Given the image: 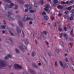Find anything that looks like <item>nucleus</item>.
<instances>
[{
    "instance_id": "1",
    "label": "nucleus",
    "mask_w": 74,
    "mask_h": 74,
    "mask_svg": "<svg viewBox=\"0 0 74 74\" xmlns=\"http://www.w3.org/2000/svg\"><path fill=\"white\" fill-rule=\"evenodd\" d=\"M7 62L5 61L0 60V69H4L7 66Z\"/></svg>"
},
{
    "instance_id": "2",
    "label": "nucleus",
    "mask_w": 74,
    "mask_h": 74,
    "mask_svg": "<svg viewBox=\"0 0 74 74\" xmlns=\"http://www.w3.org/2000/svg\"><path fill=\"white\" fill-rule=\"evenodd\" d=\"M20 45H17V46L20 49H21L22 52H25V49L27 50V48L23 44L21 43L20 44Z\"/></svg>"
},
{
    "instance_id": "3",
    "label": "nucleus",
    "mask_w": 74,
    "mask_h": 74,
    "mask_svg": "<svg viewBox=\"0 0 74 74\" xmlns=\"http://www.w3.org/2000/svg\"><path fill=\"white\" fill-rule=\"evenodd\" d=\"M44 10L48 13V14H49L50 10H51L50 5H46L45 8H44Z\"/></svg>"
},
{
    "instance_id": "4",
    "label": "nucleus",
    "mask_w": 74,
    "mask_h": 74,
    "mask_svg": "<svg viewBox=\"0 0 74 74\" xmlns=\"http://www.w3.org/2000/svg\"><path fill=\"white\" fill-rule=\"evenodd\" d=\"M8 19H9V20H12L14 19H13V18L11 17V15H12V13H11L10 12H8Z\"/></svg>"
},
{
    "instance_id": "5",
    "label": "nucleus",
    "mask_w": 74,
    "mask_h": 74,
    "mask_svg": "<svg viewBox=\"0 0 74 74\" xmlns=\"http://www.w3.org/2000/svg\"><path fill=\"white\" fill-rule=\"evenodd\" d=\"M14 68L15 69H22V67L20 66L19 65L15 64H14Z\"/></svg>"
},
{
    "instance_id": "6",
    "label": "nucleus",
    "mask_w": 74,
    "mask_h": 74,
    "mask_svg": "<svg viewBox=\"0 0 74 74\" xmlns=\"http://www.w3.org/2000/svg\"><path fill=\"white\" fill-rule=\"evenodd\" d=\"M29 18L27 16L25 15L24 16V18L23 19V21L26 22V21H29Z\"/></svg>"
},
{
    "instance_id": "7",
    "label": "nucleus",
    "mask_w": 74,
    "mask_h": 74,
    "mask_svg": "<svg viewBox=\"0 0 74 74\" xmlns=\"http://www.w3.org/2000/svg\"><path fill=\"white\" fill-rule=\"evenodd\" d=\"M18 2L20 4H21V5H22L23 4H24V3H25V1H21V0H17Z\"/></svg>"
},
{
    "instance_id": "8",
    "label": "nucleus",
    "mask_w": 74,
    "mask_h": 74,
    "mask_svg": "<svg viewBox=\"0 0 74 74\" xmlns=\"http://www.w3.org/2000/svg\"><path fill=\"white\" fill-rule=\"evenodd\" d=\"M14 5V4L13 3H10V5H7L6 6L7 8H12V7H13Z\"/></svg>"
},
{
    "instance_id": "9",
    "label": "nucleus",
    "mask_w": 74,
    "mask_h": 74,
    "mask_svg": "<svg viewBox=\"0 0 74 74\" xmlns=\"http://www.w3.org/2000/svg\"><path fill=\"white\" fill-rule=\"evenodd\" d=\"M16 30L17 33H21V30H20L18 27H16Z\"/></svg>"
},
{
    "instance_id": "10",
    "label": "nucleus",
    "mask_w": 74,
    "mask_h": 74,
    "mask_svg": "<svg viewBox=\"0 0 74 74\" xmlns=\"http://www.w3.org/2000/svg\"><path fill=\"white\" fill-rule=\"evenodd\" d=\"M25 42L26 45H28V44H29V40L27 38H25Z\"/></svg>"
},
{
    "instance_id": "11",
    "label": "nucleus",
    "mask_w": 74,
    "mask_h": 74,
    "mask_svg": "<svg viewBox=\"0 0 74 74\" xmlns=\"http://www.w3.org/2000/svg\"><path fill=\"white\" fill-rule=\"evenodd\" d=\"M19 25L22 28L23 27V24L22 22L21 21H19Z\"/></svg>"
},
{
    "instance_id": "12",
    "label": "nucleus",
    "mask_w": 74,
    "mask_h": 74,
    "mask_svg": "<svg viewBox=\"0 0 74 74\" xmlns=\"http://www.w3.org/2000/svg\"><path fill=\"white\" fill-rule=\"evenodd\" d=\"M30 36L31 37L33 38L34 37V32H31Z\"/></svg>"
},
{
    "instance_id": "13",
    "label": "nucleus",
    "mask_w": 74,
    "mask_h": 74,
    "mask_svg": "<svg viewBox=\"0 0 74 74\" xmlns=\"http://www.w3.org/2000/svg\"><path fill=\"white\" fill-rule=\"evenodd\" d=\"M30 72H31L33 74H36V72L34 71H33L32 69H30L29 70Z\"/></svg>"
},
{
    "instance_id": "14",
    "label": "nucleus",
    "mask_w": 74,
    "mask_h": 74,
    "mask_svg": "<svg viewBox=\"0 0 74 74\" xmlns=\"http://www.w3.org/2000/svg\"><path fill=\"white\" fill-rule=\"evenodd\" d=\"M27 8L28 10H30L31 8H32V6H31V5H29L27 6Z\"/></svg>"
},
{
    "instance_id": "15",
    "label": "nucleus",
    "mask_w": 74,
    "mask_h": 74,
    "mask_svg": "<svg viewBox=\"0 0 74 74\" xmlns=\"http://www.w3.org/2000/svg\"><path fill=\"white\" fill-rule=\"evenodd\" d=\"M44 18L45 20H48L49 19V18L47 15L45 16Z\"/></svg>"
},
{
    "instance_id": "16",
    "label": "nucleus",
    "mask_w": 74,
    "mask_h": 74,
    "mask_svg": "<svg viewBox=\"0 0 74 74\" xmlns=\"http://www.w3.org/2000/svg\"><path fill=\"white\" fill-rule=\"evenodd\" d=\"M9 32L10 33V35H11V36H14V34H13L11 31H10Z\"/></svg>"
},
{
    "instance_id": "17",
    "label": "nucleus",
    "mask_w": 74,
    "mask_h": 74,
    "mask_svg": "<svg viewBox=\"0 0 74 74\" xmlns=\"http://www.w3.org/2000/svg\"><path fill=\"white\" fill-rule=\"evenodd\" d=\"M58 8V9H60V10H62V6L59 5L57 6Z\"/></svg>"
},
{
    "instance_id": "18",
    "label": "nucleus",
    "mask_w": 74,
    "mask_h": 74,
    "mask_svg": "<svg viewBox=\"0 0 74 74\" xmlns=\"http://www.w3.org/2000/svg\"><path fill=\"white\" fill-rule=\"evenodd\" d=\"M66 51H67V52L70 53V52H71V50L70 48L67 49H66Z\"/></svg>"
},
{
    "instance_id": "19",
    "label": "nucleus",
    "mask_w": 74,
    "mask_h": 74,
    "mask_svg": "<svg viewBox=\"0 0 74 74\" xmlns=\"http://www.w3.org/2000/svg\"><path fill=\"white\" fill-rule=\"evenodd\" d=\"M50 3L51 5H52V6H53L54 4H55L53 1H51L50 2Z\"/></svg>"
},
{
    "instance_id": "20",
    "label": "nucleus",
    "mask_w": 74,
    "mask_h": 74,
    "mask_svg": "<svg viewBox=\"0 0 74 74\" xmlns=\"http://www.w3.org/2000/svg\"><path fill=\"white\" fill-rule=\"evenodd\" d=\"M55 51L57 53H59L60 52L59 50L58 49H56Z\"/></svg>"
},
{
    "instance_id": "21",
    "label": "nucleus",
    "mask_w": 74,
    "mask_h": 74,
    "mask_svg": "<svg viewBox=\"0 0 74 74\" xmlns=\"http://www.w3.org/2000/svg\"><path fill=\"white\" fill-rule=\"evenodd\" d=\"M64 41H66V42H67V40H68V36L67 37H64Z\"/></svg>"
},
{
    "instance_id": "22",
    "label": "nucleus",
    "mask_w": 74,
    "mask_h": 74,
    "mask_svg": "<svg viewBox=\"0 0 74 74\" xmlns=\"http://www.w3.org/2000/svg\"><path fill=\"white\" fill-rule=\"evenodd\" d=\"M48 55L49 56H52V53L51 52H49L48 53Z\"/></svg>"
},
{
    "instance_id": "23",
    "label": "nucleus",
    "mask_w": 74,
    "mask_h": 74,
    "mask_svg": "<svg viewBox=\"0 0 74 74\" xmlns=\"http://www.w3.org/2000/svg\"><path fill=\"white\" fill-rule=\"evenodd\" d=\"M59 63H60V66H61L62 67H63V63L61 61H60Z\"/></svg>"
},
{
    "instance_id": "24",
    "label": "nucleus",
    "mask_w": 74,
    "mask_h": 74,
    "mask_svg": "<svg viewBox=\"0 0 74 74\" xmlns=\"http://www.w3.org/2000/svg\"><path fill=\"white\" fill-rule=\"evenodd\" d=\"M4 1L7 2V3H11V1L10 0H3Z\"/></svg>"
},
{
    "instance_id": "25",
    "label": "nucleus",
    "mask_w": 74,
    "mask_h": 74,
    "mask_svg": "<svg viewBox=\"0 0 74 74\" xmlns=\"http://www.w3.org/2000/svg\"><path fill=\"white\" fill-rule=\"evenodd\" d=\"M15 51L17 53H19V50H18V49H16Z\"/></svg>"
},
{
    "instance_id": "26",
    "label": "nucleus",
    "mask_w": 74,
    "mask_h": 74,
    "mask_svg": "<svg viewBox=\"0 0 74 74\" xmlns=\"http://www.w3.org/2000/svg\"><path fill=\"white\" fill-rule=\"evenodd\" d=\"M43 33L44 34H45V35H46V34H48V32L45 31H43Z\"/></svg>"
},
{
    "instance_id": "27",
    "label": "nucleus",
    "mask_w": 74,
    "mask_h": 74,
    "mask_svg": "<svg viewBox=\"0 0 74 74\" xmlns=\"http://www.w3.org/2000/svg\"><path fill=\"white\" fill-rule=\"evenodd\" d=\"M69 39L70 41H74V39H73V38H72L70 37L69 38Z\"/></svg>"
},
{
    "instance_id": "28",
    "label": "nucleus",
    "mask_w": 74,
    "mask_h": 74,
    "mask_svg": "<svg viewBox=\"0 0 74 74\" xmlns=\"http://www.w3.org/2000/svg\"><path fill=\"white\" fill-rule=\"evenodd\" d=\"M21 36L22 37H25V34L23 32V31H22V34H21Z\"/></svg>"
},
{
    "instance_id": "29",
    "label": "nucleus",
    "mask_w": 74,
    "mask_h": 74,
    "mask_svg": "<svg viewBox=\"0 0 74 74\" xmlns=\"http://www.w3.org/2000/svg\"><path fill=\"white\" fill-rule=\"evenodd\" d=\"M55 24L56 26H61V25L60 24L59 25V23L58 22L56 23Z\"/></svg>"
},
{
    "instance_id": "30",
    "label": "nucleus",
    "mask_w": 74,
    "mask_h": 74,
    "mask_svg": "<svg viewBox=\"0 0 74 74\" xmlns=\"http://www.w3.org/2000/svg\"><path fill=\"white\" fill-rule=\"evenodd\" d=\"M36 12V10H30V12L31 13H34Z\"/></svg>"
},
{
    "instance_id": "31",
    "label": "nucleus",
    "mask_w": 74,
    "mask_h": 74,
    "mask_svg": "<svg viewBox=\"0 0 74 74\" xmlns=\"http://www.w3.org/2000/svg\"><path fill=\"white\" fill-rule=\"evenodd\" d=\"M33 66L34 67H35V68H36V69H38V68H39L38 66L36 65H34Z\"/></svg>"
},
{
    "instance_id": "32",
    "label": "nucleus",
    "mask_w": 74,
    "mask_h": 74,
    "mask_svg": "<svg viewBox=\"0 0 74 74\" xmlns=\"http://www.w3.org/2000/svg\"><path fill=\"white\" fill-rule=\"evenodd\" d=\"M55 67H58V63H57V61L56 62H55Z\"/></svg>"
},
{
    "instance_id": "33",
    "label": "nucleus",
    "mask_w": 74,
    "mask_h": 74,
    "mask_svg": "<svg viewBox=\"0 0 74 74\" xmlns=\"http://www.w3.org/2000/svg\"><path fill=\"white\" fill-rule=\"evenodd\" d=\"M36 55V53H35V52H32V56L34 57V56Z\"/></svg>"
},
{
    "instance_id": "34",
    "label": "nucleus",
    "mask_w": 74,
    "mask_h": 74,
    "mask_svg": "<svg viewBox=\"0 0 74 74\" xmlns=\"http://www.w3.org/2000/svg\"><path fill=\"white\" fill-rule=\"evenodd\" d=\"M63 36H64V37H68V36H67V35L65 33H64Z\"/></svg>"
},
{
    "instance_id": "35",
    "label": "nucleus",
    "mask_w": 74,
    "mask_h": 74,
    "mask_svg": "<svg viewBox=\"0 0 74 74\" xmlns=\"http://www.w3.org/2000/svg\"><path fill=\"white\" fill-rule=\"evenodd\" d=\"M63 9H66V7L65 6H62V10H63Z\"/></svg>"
},
{
    "instance_id": "36",
    "label": "nucleus",
    "mask_w": 74,
    "mask_h": 74,
    "mask_svg": "<svg viewBox=\"0 0 74 74\" xmlns=\"http://www.w3.org/2000/svg\"><path fill=\"white\" fill-rule=\"evenodd\" d=\"M60 4H65V2L64 1H62L60 2Z\"/></svg>"
},
{
    "instance_id": "37",
    "label": "nucleus",
    "mask_w": 74,
    "mask_h": 74,
    "mask_svg": "<svg viewBox=\"0 0 74 74\" xmlns=\"http://www.w3.org/2000/svg\"><path fill=\"white\" fill-rule=\"evenodd\" d=\"M7 56L8 57H8H9V58H10L12 57V56L10 54H8Z\"/></svg>"
},
{
    "instance_id": "38",
    "label": "nucleus",
    "mask_w": 74,
    "mask_h": 74,
    "mask_svg": "<svg viewBox=\"0 0 74 74\" xmlns=\"http://www.w3.org/2000/svg\"><path fill=\"white\" fill-rule=\"evenodd\" d=\"M1 27L3 29H4L5 28V26L4 25H2L1 26Z\"/></svg>"
},
{
    "instance_id": "39",
    "label": "nucleus",
    "mask_w": 74,
    "mask_h": 74,
    "mask_svg": "<svg viewBox=\"0 0 74 74\" xmlns=\"http://www.w3.org/2000/svg\"><path fill=\"white\" fill-rule=\"evenodd\" d=\"M40 3L42 5L44 4V3L43 2V0H40Z\"/></svg>"
},
{
    "instance_id": "40",
    "label": "nucleus",
    "mask_w": 74,
    "mask_h": 74,
    "mask_svg": "<svg viewBox=\"0 0 74 74\" xmlns=\"http://www.w3.org/2000/svg\"><path fill=\"white\" fill-rule=\"evenodd\" d=\"M42 14L43 15H47V13H46L45 12H42Z\"/></svg>"
},
{
    "instance_id": "41",
    "label": "nucleus",
    "mask_w": 74,
    "mask_h": 74,
    "mask_svg": "<svg viewBox=\"0 0 74 74\" xmlns=\"http://www.w3.org/2000/svg\"><path fill=\"white\" fill-rule=\"evenodd\" d=\"M23 74H29L27 72L24 71L23 72Z\"/></svg>"
},
{
    "instance_id": "42",
    "label": "nucleus",
    "mask_w": 74,
    "mask_h": 74,
    "mask_svg": "<svg viewBox=\"0 0 74 74\" xmlns=\"http://www.w3.org/2000/svg\"><path fill=\"white\" fill-rule=\"evenodd\" d=\"M58 30H59L60 32H62V31H63V29L60 28H59L58 29Z\"/></svg>"
},
{
    "instance_id": "43",
    "label": "nucleus",
    "mask_w": 74,
    "mask_h": 74,
    "mask_svg": "<svg viewBox=\"0 0 74 74\" xmlns=\"http://www.w3.org/2000/svg\"><path fill=\"white\" fill-rule=\"evenodd\" d=\"M4 59H5L6 60H7L8 59H9V58H8V56L7 57L5 56L4 58Z\"/></svg>"
},
{
    "instance_id": "44",
    "label": "nucleus",
    "mask_w": 74,
    "mask_h": 74,
    "mask_svg": "<svg viewBox=\"0 0 74 74\" xmlns=\"http://www.w3.org/2000/svg\"><path fill=\"white\" fill-rule=\"evenodd\" d=\"M60 38H62V36H63V33H61V34H60Z\"/></svg>"
},
{
    "instance_id": "45",
    "label": "nucleus",
    "mask_w": 74,
    "mask_h": 74,
    "mask_svg": "<svg viewBox=\"0 0 74 74\" xmlns=\"http://www.w3.org/2000/svg\"><path fill=\"white\" fill-rule=\"evenodd\" d=\"M53 1L55 4V3H58V1L57 0H54Z\"/></svg>"
},
{
    "instance_id": "46",
    "label": "nucleus",
    "mask_w": 74,
    "mask_h": 74,
    "mask_svg": "<svg viewBox=\"0 0 74 74\" xmlns=\"http://www.w3.org/2000/svg\"><path fill=\"white\" fill-rule=\"evenodd\" d=\"M58 15V16H62V14H60V13H59Z\"/></svg>"
},
{
    "instance_id": "47",
    "label": "nucleus",
    "mask_w": 74,
    "mask_h": 74,
    "mask_svg": "<svg viewBox=\"0 0 74 74\" xmlns=\"http://www.w3.org/2000/svg\"><path fill=\"white\" fill-rule=\"evenodd\" d=\"M64 29L65 31H67V27H64Z\"/></svg>"
},
{
    "instance_id": "48",
    "label": "nucleus",
    "mask_w": 74,
    "mask_h": 74,
    "mask_svg": "<svg viewBox=\"0 0 74 74\" xmlns=\"http://www.w3.org/2000/svg\"><path fill=\"white\" fill-rule=\"evenodd\" d=\"M3 22L4 25H6V22H5V20H3Z\"/></svg>"
},
{
    "instance_id": "49",
    "label": "nucleus",
    "mask_w": 74,
    "mask_h": 74,
    "mask_svg": "<svg viewBox=\"0 0 74 74\" xmlns=\"http://www.w3.org/2000/svg\"><path fill=\"white\" fill-rule=\"evenodd\" d=\"M67 9L69 10H71V6H70Z\"/></svg>"
},
{
    "instance_id": "50",
    "label": "nucleus",
    "mask_w": 74,
    "mask_h": 74,
    "mask_svg": "<svg viewBox=\"0 0 74 74\" xmlns=\"http://www.w3.org/2000/svg\"><path fill=\"white\" fill-rule=\"evenodd\" d=\"M18 7V6L17 5H16L15 6V9H17Z\"/></svg>"
},
{
    "instance_id": "51",
    "label": "nucleus",
    "mask_w": 74,
    "mask_h": 74,
    "mask_svg": "<svg viewBox=\"0 0 74 74\" xmlns=\"http://www.w3.org/2000/svg\"><path fill=\"white\" fill-rule=\"evenodd\" d=\"M34 6L35 7H37V6H38V4L37 3H36V4H34Z\"/></svg>"
},
{
    "instance_id": "52",
    "label": "nucleus",
    "mask_w": 74,
    "mask_h": 74,
    "mask_svg": "<svg viewBox=\"0 0 74 74\" xmlns=\"http://www.w3.org/2000/svg\"><path fill=\"white\" fill-rule=\"evenodd\" d=\"M73 19V18L72 16H71L70 18V21H72Z\"/></svg>"
},
{
    "instance_id": "53",
    "label": "nucleus",
    "mask_w": 74,
    "mask_h": 74,
    "mask_svg": "<svg viewBox=\"0 0 74 74\" xmlns=\"http://www.w3.org/2000/svg\"><path fill=\"white\" fill-rule=\"evenodd\" d=\"M73 29L72 30H71V35L73 34Z\"/></svg>"
},
{
    "instance_id": "54",
    "label": "nucleus",
    "mask_w": 74,
    "mask_h": 74,
    "mask_svg": "<svg viewBox=\"0 0 74 74\" xmlns=\"http://www.w3.org/2000/svg\"><path fill=\"white\" fill-rule=\"evenodd\" d=\"M60 44L61 45H63V43L62 41H60Z\"/></svg>"
},
{
    "instance_id": "55",
    "label": "nucleus",
    "mask_w": 74,
    "mask_h": 74,
    "mask_svg": "<svg viewBox=\"0 0 74 74\" xmlns=\"http://www.w3.org/2000/svg\"><path fill=\"white\" fill-rule=\"evenodd\" d=\"M51 29L53 30H54L55 29V26H53L51 27Z\"/></svg>"
},
{
    "instance_id": "56",
    "label": "nucleus",
    "mask_w": 74,
    "mask_h": 74,
    "mask_svg": "<svg viewBox=\"0 0 74 74\" xmlns=\"http://www.w3.org/2000/svg\"><path fill=\"white\" fill-rule=\"evenodd\" d=\"M29 20H31V21H33V18H30L29 17Z\"/></svg>"
},
{
    "instance_id": "57",
    "label": "nucleus",
    "mask_w": 74,
    "mask_h": 74,
    "mask_svg": "<svg viewBox=\"0 0 74 74\" xmlns=\"http://www.w3.org/2000/svg\"><path fill=\"white\" fill-rule=\"evenodd\" d=\"M69 45L71 47L73 45V43L71 42L70 43Z\"/></svg>"
},
{
    "instance_id": "58",
    "label": "nucleus",
    "mask_w": 74,
    "mask_h": 74,
    "mask_svg": "<svg viewBox=\"0 0 74 74\" xmlns=\"http://www.w3.org/2000/svg\"><path fill=\"white\" fill-rule=\"evenodd\" d=\"M69 11H66L65 12V14H69Z\"/></svg>"
},
{
    "instance_id": "59",
    "label": "nucleus",
    "mask_w": 74,
    "mask_h": 74,
    "mask_svg": "<svg viewBox=\"0 0 74 74\" xmlns=\"http://www.w3.org/2000/svg\"><path fill=\"white\" fill-rule=\"evenodd\" d=\"M38 66H41V63H38Z\"/></svg>"
},
{
    "instance_id": "60",
    "label": "nucleus",
    "mask_w": 74,
    "mask_h": 74,
    "mask_svg": "<svg viewBox=\"0 0 74 74\" xmlns=\"http://www.w3.org/2000/svg\"><path fill=\"white\" fill-rule=\"evenodd\" d=\"M69 3V1H67L66 2H65V4H68Z\"/></svg>"
},
{
    "instance_id": "61",
    "label": "nucleus",
    "mask_w": 74,
    "mask_h": 74,
    "mask_svg": "<svg viewBox=\"0 0 74 74\" xmlns=\"http://www.w3.org/2000/svg\"><path fill=\"white\" fill-rule=\"evenodd\" d=\"M26 59L28 61V62H30V60L29 58H27Z\"/></svg>"
},
{
    "instance_id": "62",
    "label": "nucleus",
    "mask_w": 74,
    "mask_h": 74,
    "mask_svg": "<svg viewBox=\"0 0 74 74\" xmlns=\"http://www.w3.org/2000/svg\"><path fill=\"white\" fill-rule=\"evenodd\" d=\"M45 42L46 44H47V45H49V43H48V42H47V41H46Z\"/></svg>"
},
{
    "instance_id": "63",
    "label": "nucleus",
    "mask_w": 74,
    "mask_h": 74,
    "mask_svg": "<svg viewBox=\"0 0 74 74\" xmlns=\"http://www.w3.org/2000/svg\"><path fill=\"white\" fill-rule=\"evenodd\" d=\"M32 23H33V22H32V21L29 22V25H32Z\"/></svg>"
},
{
    "instance_id": "64",
    "label": "nucleus",
    "mask_w": 74,
    "mask_h": 74,
    "mask_svg": "<svg viewBox=\"0 0 74 74\" xmlns=\"http://www.w3.org/2000/svg\"><path fill=\"white\" fill-rule=\"evenodd\" d=\"M71 12H72V13H74V10L73 9L72 10Z\"/></svg>"
}]
</instances>
